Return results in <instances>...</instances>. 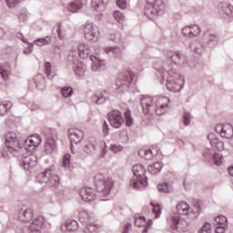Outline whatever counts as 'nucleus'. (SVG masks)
Masks as SVG:
<instances>
[{"mask_svg": "<svg viewBox=\"0 0 233 233\" xmlns=\"http://www.w3.org/2000/svg\"><path fill=\"white\" fill-rule=\"evenodd\" d=\"M166 57L167 61L163 62L161 66H156L155 68L161 74L163 79L167 75L166 80L167 90L170 92H180L185 83V76L176 72L172 65H176V66H187L188 65V59L185 54L179 51H167Z\"/></svg>", "mask_w": 233, "mask_h": 233, "instance_id": "1", "label": "nucleus"}, {"mask_svg": "<svg viewBox=\"0 0 233 233\" xmlns=\"http://www.w3.org/2000/svg\"><path fill=\"white\" fill-rule=\"evenodd\" d=\"M95 183L96 190L91 187H83L79 190V196L86 203L96 201L97 197L106 198V196H110V191L114 187V180H112L111 177H105V175L101 173L95 177Z\"/></svg>", "mask_w": 233, "mask_h": 233, "instance_id": "2", "label": "nucleus"}, {"mask_svg": "<svg viewBox=\"0 0 233 233\" xmlns=\"http://www.w3.org/2000/svg\"><path fill=\"white\" fill-rule=\"evenodd\" d=\"M142 112L146 116H165L168 112V105L170 99L167 96H143L140 99Z\"/></svg>", "mask_w": 233, "mask_h": 233, "instance_id": "3", "label": "nucleus"}, {"mask_svg": "<svg viewBox=\"0 0 233 233\" xmlns=\"http://www.w3.org/2000/svg\"><path fill=\"white\" fill-rule=\"evenodd\" d=\"M42 142L43 140L39 135H32L25 140V148L30 153L23 154L18 158L19 167H21L23 170H30V168H34V167L37 165V157L32 152H35V148H37Z\"/></svg>", "mask_w": 233, "mask_h": 233, "instance_id": "4", "label": "nucleus"}, {"mask_svg": "<svg viewBox=\"0 0 233 233\" xmlns=\"http://www.w3.org/2000/svg\"><path fill=\"white\" fill-rule=\"evenodd\" d=\"M38 183H46L51 190H57L61 185L59 176L56 174V167L51 166L36 177Z\"/></svg>", "mask_w": 233, "mask_h": 233, "instance_id": "5", "label": "nucleus"}, {"mask_svg": "<svg viewBox=\"0 0 233 233\" xmlns=\"http://www.w3.org/2000/svg\"><path fill=\"white\" fill-rule=\"evenodd\" d=\"M21 150V143L17 135L15 132H8L5 135V148L2 152V156L5 159H10V156H15L17 152Z\"/></svg>", "mask_w": 233, "mask_h": 233, "instance_id": "6", "label": "nucleus"}, {"mask_svg": "<svg viewBox=\"0 0 233 233\" xmlns=\"http://www.w3.org/2000/svg\"><path fill=\"white\" fill-rule=\"evenodd\" d=\"M146 172L147 169H145L143 165L138 164L133 166L134 177L129 182V187H131V188H135V190H141V188H145V187L148 185V182H147V177H145Z\"/></svg>", "mask_w": 233, "mask_h": 233, "instance_id": "7", "label": "nucleus"}, {"mask_svg": "<svg viewBox=\"0 0 233 233\" xmlns=\"http://www.w3.org/2000/svg\"><path fill=\"white\" fill-rule=\"evenodd\" d=\"M165 12V3L163 0H147L145 7V15L149 19L157 17L160 14Z\"/></svg>", "mask_w": 233, "mask_h": 233, "instance_id": "8", "label": "nucleus"}, {"mask_svg": "<svg viewBox=\"0 0 233 233\" xmlns=\"http://www.w3.org/2000/svg\"><path fill=\"white\" fill-rule=\"evenodd\" d=\"M177 213L171 216L172 228L183 230V228H181L183 221H181V217L179 216H187L190 211V206L187 202H180L177 205Z\"/></svg>", "mask_w": 233, "mask_h": 233, "instance_id": "9", "label": "nucleus"}, {"mask_svg": "<svg viewBox=\"0 0 233 233\" xmlns=\"http://www.w3.org/2000/svg\"><path fill=\"white\" fill-rule=\"evenodd\" d=\"M134 77L135 75L130 71L118 74L116 80V90H117V93L125 92L132 85Z\"/></svg>", "mask_w": 233, "mask_h": 233, "instance_id": "10", "label": "nucleus"}, {"mask_svg": "<svg viewBox=\"0 0 233 233\" xmlns=\"http://www.w3.org/2000/svg\"><path fill=\"white\" fill-rule=\"evenodd\" d=\"M84 37L89 43H97L99 41V27L92 23L87 22L83 27Z\"/></svg>", "mask_w": 233, "mask_h": 233, "instance_id": "11", "label": "nucleus"}, {"mask_svg": "<svg viewBox=\"0 0 233 233\" xmlns=\"http://www.w3.org/2000/svg\"><path fill=\"white\" fill-rule=\"evenodd\" d=\"M68 58L69 61L74 64L73 68L75 70V74L79 77H83V76H85V72H86V65L77 60V51H76V49L71 50Z\"/></svg>", "mask_w": 233, "mask_h": 233, "instance_id": "12", "label": "nucleus"}, {"mask_svg": "<svg viewBox=\"0 0 233 233\" xmlns=\"http://www.w3.org/2000/svg\"><path fill=\"white\" fill-rule=\"evenodd\" d=\"M218 15L222 16L223 19H228V21L233 20V5L225 3V2H220L218 5Z\"/></svg>", "mask_w": 233, "mask_h": 233, "instance_id": "13", "label": "nucleus"}, {"mask_svg": "<svg viewBox=\"0 0 233 233\" xmlns=\"http://www.w3.org/2000/svg\"><path fill=\"white\" fill-rule=\"evenodd\" d=\"M215 132L219 134L225 139H232L233 137V126L230 123L218 124L215 127Z\"/></svg>", "mask_w": 233, "mask_h": 233, "instance_id": "14", "label": "nucleus"}, {"mask_svg": "<svg viewBox=\"0 0 233 233\" xmlns=\"http://www.w3.org/2000/svg\"><path fill=\"white\" fill-rule=\"evenodd\" d=\"M84 137H85V134L79 128L71 127L68 129V137L71 143V147H74V145H77L78 143H81V141H83Z\"/></svg>", "mask_w": 233, "mask_h": 233, "instance_id": "15", "label": "nucleus"}, {"mask_svg": "<svg viewBox=\"0 0 233 233\" xmlns=\"http://www.w3.org/2000/svg\"><path fill=\"white\" fill-rule=\"evenodd\" d=\"M109 123L114 128H120L121 125L125 123V119L121 116V112L113 110L108 114Z\"/></svg>", "mask_w": 233, "mask_h": 233, "instance_id": "16", "label": "nucleus"}, {"mask_svg": "<svg viewBox=\"0 0 233 233\" xmlns=\"http://www.w3.org/2000/svg\"><path fill=\"white\" fill-rule=\"evenodd\" d=\"M182 34L185 37L194 39V37H198L199 34H201V28L198 25H189L182 29Z\"/></svg>", "mask_w": 233, "mask_h": 233, "instance_id": "17", "label": "nucleus"}, {"mask_svg": "<svg viewBox=\"0 0 233 233\" xmlns=\"http://www.w3.org/2000/svg\"><path fill=\"white\" fill-rule=\"evenodd\" d=\"M79 56L81 59H90V57H94L92 56V49H90V46L88 44H79L78 46V53L76 52V56Z\"/></svg>", "mask_w": 233, "mask_h": 233, "instance_id": "18", "label": "nucleus"}, {"mask_svg": "<svg viewBox=\"0 0 233 233\" xmlns=\"http://www.w3.org/2000/svg\"><path fill=\"white\" fill-rule=\"evenodd\" d=\"M34 219V209L33 208H25L20 209L18 212V220L22 221V223H28Z\"/></svg>", "mask_w": 233, "mask_h": 233, "instance_id": "19", "label": "nucleus"}, {"mask_svg": "<svg viewBox=\"0 0 233 233\" xmlns=\"http://www.w3.org/2000/svg\"><path fill=\"white\" fill-rule=\"evenodd\" d=\"M208 139L212 147V148H215V150H225V143L221 141L220 139L216 137L214 134L208 135Z\"/></svg>", "mask_w": 233, "mask_h": 233, "instance_id": "20", "label": "nucleus"}, {"mask_svg": "<svg viewBox=\"0 0 233 233\" xmlns=\"http://www.w3.org/2000/svg\"><path fill=\"white\" fill-rule=\"evenodd\" d=\"M89 61L92 62V70L93 72H101V70H105V60H101L97 56H90Z\"/></svg>", "mask_w": 233, "mask_h": 233, "instance_id": "21", "label": "nucleus"}, {"mask_svg": "<svg viewBox=\"0 0 233 233\" xmlns=\"http://www.w3.org/2000/svg\"><path fill=\"white\" fill-rule=\"evenodd\" d=\"M79 228V223L76 220H67L66 221L65 225L61 226L62 232H76Z\"/></svg>", "mask_w": 233, "mask_h": 233, "instance_id": "22", "label": "nucleus"}, {"mask_svg": "<svg viewBox=\"0 0 233 233\" xmlns=\"http://www.w3.org/2000/svg\"><path fill=\"white\" fill-rule=\"evenodd\" d=\"M138 154L139 156H141V157H144V159H147L148 161H150V159L157 156V147H152L149 149H141Z\"/></svg>", "mask_w": 233, "mask_h": 233, "instance_id": "23", "label": "nucleus"}, {"mask_svg": "<svg viewBox=\"0 0 233 233\" xmlns=\"http://www.w3.org/2000/svg\"><path fill=\"white\" fill-rule=\"evenodd\" d=\"M106 54H112L116 59H121L123 57V51L118 46L104 47Z\"/></svg>", "mask_w": 233, "mask_h": 233, "instance_id": "24", "label": "nucleus"}, {"mask_svg": "<svg viewBox=\"0 0 233 233\" xmlns=\"http://www.w3.org/2000/svg\"><path fill=\"white\" fill-rule=\"evenodd\" d=\"M163 168V163L157 161L148 166L147 172L152 176H156V174H159L161 169Z\"/></svg>", "mask_w": 233, "mask_h": 233, "instance_id": "25", "label": "nucleus"}, {"mask_svg": "<svg viewBox=\"0 0 233 233\" xmlns=\"http://www.w3.org/2000/svg\"><path fill=\"white\" fill-rule=\"evenodd\" d=\"M96 145L97 144L96 143V140L94 139L87 140L84 145V152H86V154H94L96 150Z\"/></svg>", "mask_w": 233, "mask_h": 233, "instance_id": "26", "label": "nucleus"}, {"mask_svg": "<svg viewBox=\"0 0 233 233\" xmlns=\"http://www.w3.org/2000/svg\"><path fill=\"white\" fill-rule=\"evenodd\" d=\"M81 8H83V2H81V0H74L69 4L67 10L72 12V14H76V12H79Z\"/></svg>", "mask_w": 233, "mask_h": 233, "instance_id": "27", "label": "nucleus"}, {"mask_svg": "<svg viewBox=\"0 0 233 233\" xmlns=\"http://www.w3.org/2000/svg\"><path fill=\"white\" fill-rule=\"evenodd\" d=\"M35 86L38 90H45L46 87V82L45 80V76L43 75H37L35 79Z\"/></svg>", "mask_w": 233, "mask_h": 233, "instance_id": "28", "label": "nucleus"}, {"mask_svg": "<svg viewBox=\"0 0 233 233\" xmlns=\"http://www.w3.org/2000/svg\"><path fill=\"white\" fill-rule=\"evenodd\" d=\"M34 43L36 46H48L52 43V36L47 35L43 38H37Z\"/></svg>", "mask_w": 233, "mask_h": 233, "instance_id": "29", "label": "nucleus"}, {"mask_svg": "<svg viewBox=\"0 0 233 233\" xmlns=\"http://www.w3.org/2000/svg\"><path fill=\"white\" fill-rule=\"evenodd\" d=\"M91 101L93 103H96V105H103L104 103L106 102V97L105 96L104 94L98 93L91 96Z\"/></svg>", "mask_w": 233, "mask_h": 233, "instance_id": "30", "label": "nucleus"}, {"mask_svg": "<svg viewBox=\"0 0 233 233\" xmlns=\"http://www.w3.org/2000/svg\"><path fill=\"white\" fill-rule=\"evenodd\" d=\"M91 6L96 12H103L105 10V1L104 0H91Z\"/></svg>", "mask_w": 233, "mask_h": 233, "instance_id": "31", "label": "nucleus"}, {"mask_svg": "<svg viewBox=\"0 0 233 233\" xmlns=\"http://www.w3.org/2000/svg\"><path fill=\"white\" fill-rule=\"evenodd\" d=\"M12 108V102L4 101L0 103V116L8 114V111Z\"/></svg>", "mask_w": 233, "mask_h": 233, "instance_id": "32", "label": "nucleus"}, {"mask_svg": "<svg viewBox=\"0 0 233 233\" xmlns=\"http://www.w3.org/2000/svg\"><path fill=\"white\" fill-rule=\"evenodd\" d=\"M56 150V141L54 139H49L45 144V152L46 154H52Z\"/></svg>", "mask_w": 233, "mask_h": 233, "instance_id": "33", "label": "nucleus"}, {"mask_svg": "<svg viewBox=\"0 0 233 233\" xmlns=\"http://www.w3.org/2000/svg\"><path fill=\"white\" fill-rule=\"evenodd\" d=\"M218 43H219V36L218 35H210L208 40V46L214 48Z\"/></svg>", "mask_w": 233, "mask_h": 233, "instance_id": "34", "label": "nucleus"}, {"mask_svg": "<svg viewBox=\"0 0 233 233\" xmlns=\"http://www.w3.org/2000/svg\"><path fill=\"white\" fill-rule=\"evenodd\" d=\"M215 226H228V220L227 219V217L223 215H219L215 218Z\"/></svg>", "mask_w": 233, "mask_h": 233, "instance_id": "35", "label": "nucleus"}, {"mask_svg": "<svg viewBox=\"0 0 233 233\" xmlns=\"http://www.w3.org/2000/svg\"><path fill=\"white\" fill-rule=\"evenodd\" d=\"M60 92L63 97H72V96H74V89L72 86H64L61 88Z\"/></svg>", "mask_w": 233, "mask_h": 233, "instance_id": "36", "label": "nucleus"}, {"mask_svg": "<svg viewBox=\"0 0 233 233\" xmlns=\"http://www.w3.org/2000/svg\"><path fill=\"white\" fill-rule=\"evenodd\" d=\"M212 161L217 167H221L223 165V155L221 153H215L212 157Z\"/></svg>", "mask_w": 233, "mask_h": 233, "instance_id": "37", "label": "nucleus"}, {"mask_svg": "<svg viewBox=\"0 0 233 233\" xmlns=\"http://www.w3.org/2000/svg\"><path fill=\"white\" fill-rule=\"evenodd\" d=\"M79 219L82 223H86L90 219V213L85 209L79 210Z\"/></svg>", "mask_w": 233, "mask_h": 233, "instance_id": "38", "label": "nucleus"}, {"mask_svg": "<svg viewBox=\"0 0 233 233\" xmlns=\"http://www.w3.org/2000/svg\"><path fill=\"white\" fill-rule=\"evenodd\" d=\"M135 225L136 227H146L147 218H145V217H141L140 215H137L135 217Z\"/></svg>", "mask_w": 233, "mask_h": 233, "instance_id": "39", "label": "nucleus"}, {"mask_svg": "<svg viewBox=\"0 0 233 233\" xmlns=\"http://www.w3.org/2000/svg\"><path fill=\"white\" fill-rule=\"evenodd\" d=\"M0 74L3 77L4 81H8L10 77V70L6 68L5 66H0Z\"/></svg>", "mask_w": 233, "mask_h": 233, "instance_id": "40", "label": "nucleus"}, {"mask_svg": "<svg viewBox=\"0 0 233 233\" xmlns=\"http://www.w3.org/2000/svg\"><path fill=\"white\" fill-rule=\"evenodd\" d=\"M119 140L121 143H127L128 142V131L126 129H122L118 132Z\"/></svg>", "mask_w": 233, "mask_h": 233, "instance_id": "41", "label": "nucleus"}, {"mask_svg": "<svg viewBox=\"0 0 233 233\" xmlns=\"http://www.w3.org/2000/svg\"><path fill=\"white\" fill-rule=\"evenodd\" d=\"M182 121L186 127H188V125H190V121H192V116L190 115V112L184 111Z\"/></svg>", "mask_w": 233, "mask_h": 233, "instance_id": "42", "label": "nucleus"}, {"mask_svg": "<svg viewBox=\"0 0 233 233\" xmlns=\"http://www.w3.org/2000/svg\"><path fill=\"white\" fill-rule=\"evenodd\" d=\"M110 41H113V43H121V33L119 32H114L109 35Z\"/></svg>", "mask_w": 233, "mask_h": 233, "instance_id": "43", "label": "nucleus"}, {"mask_svg": "<svg viewBox=\"0 0 233 233\" xmlns=\"http://www.w3.org/2000/svg\"><path fill=\"white\" fill-rule=\"evenodd\" d=\"M71 157H72V156H70L69 153H66V155H64V157H63L64 168H70V165H72Z\"/></svg>", "mask_w": 233, "mask_h": 233, "instance_id": "44", "label": "nucleus"}, {"mask_svg": "<svg viewBox=\"0 0 233 233\" xmlns=\"http://www.w3.org/2000/svg\"><path fill=\"white\" fill-rule=\"evenodd\" d=\"M125 117H126V125L127 127H132L134 123V119H132V113H130V110H126L125 112Z\"/></svg>", "mask_w": 233, "mask_h": 233, "instance_id": "45", "label": "nucleus"}, {"mask_svg": "<svg viewBox=\"0 0 233 233\" xmlns=\"http://www.w3.org/2000/svg\"><path fill=\"white\" fill-rule=\"evenodd\" d=\"M157 188L159 192H163L164 194H168V192H170V186H168V183L158 184Z\"/></svg>", "mask_w": 233, "mask_h": 233, "instance_id": "46", "label": "nucleus"}, {"mask_svg": "<svg viewBox=\"0 0 233 233\" xmlns=\"http://www.w3.org/2000/svg\"><path fill=\"white\" fill-rule=\"evenodd\" d=\"M199 233H212V224L206 222L199 229Z\"/></svg>", "mask_w": 233, "mask_h": 233, "instance_id": "47", "label": "nucleus"}, {"mask_svg": "<svg viewBox=\"0 0 233 233\" xmlns=\"http://www.w3.org/2000/svg\"><path fill=\"white\" fill-rule=\"evenodd\" d=\"M18 19L20 23H26V21H28V12L22 10L18 15Z\"/></svg>", "mask_w": 233, "mask_h": 233, "instance_id": "48", "label": "nucleus"}, {"mask_svg": "<svg viewBox=\"0 0 233 233\" xmlns=\"http://www.w3.org/2000/svg\"><path fill=\"white\" fill-rule=\"evenodd\" d=\"M151 207L153 208L152 212L155 215V218H159V214H161V208L159 207V205H154L153 203H151Z\"/></svg>", "mask_w": 233, "mask_h": 233, "instance_id": "49", "label": "nucleus"}, {"mask_svg": "<svg viewBox=\"0 0 233 233\" xmlns=\"http://www.w3.org/2000/svg\"><path fill=\"white\" fill-rule=\"evenodd\" d=\"M102 132H103L104 137H106V136H108L110 132V127H108V123H106V120L103 121Z\"/></svg>", "mask_w": 233, "mask_h": 233, "instance_id": "50", "label": "nucleus"}, {"mask_svg": "<svg viewBox=\"0 0 233 233\" xmlns=\"http://www.w3.org/2000/svg\"><path fill=\"white\" fill-rule=\"evenodd\" d=\"M113 15L116 21H117V23H121L122 21L125 20V15L120 11H115Z\"/></svg>", "mask_w": 233, "mask_h": 233, "instance_id": "51", "label": "nucleus"}, {"mask_svg": "<svg viewBox=\"0 0 233 233\" xmlns=\"http://www.w3.org/2000/svg\"><path fill=\"white\" fill-rule=\"evenodd\" d=\"M45 74L47 77H50L52 74V64L50 62L45 63Z\"/></svg>", "mask_w": 233, "mask_h": 233, "instance_id": "52", "label": "nucleus"}, {"mask_svg": "<svg viewBox=\"0 0 233 233\" xmlns=\"http://www.w3.org/2000/svg\"><path fill=\"white\" fill-rule=\"evenodd\" d=\"M8 8H15L19 3H21V0H5Z\"/></svg>", "mask_w": 233, "mask_h": 233, "instance_id": "53", "label": "nucleus"}, {"mask_svg": "<svg viewBox=\"0 0 233 233\" xmlns=\"http://www.w3.org/2000/svg\"><path fill=\"white\" fill-rule=\"evenodd\" d=\"M191 212L194 214V218H198L199 214L201 213V207H199V204L194 205L193 209H191Z\"/></svg>", "mask_w": 233, "mask_h": 233, "instance_id": "54", "label": "nucleus"}, {"mask_svg": "<svg viewBox=\"0 0 233 233\" xmlns=\"http://www.w3.org/2000/svg\"><path fill=\"white\" fill-rule=\"evenodd\" d=\"M109 150L117 154V152H121V150H123V147L121 145H111Z\"/></svg>", "mask_w": 233, "mask_h": 233, "instance_id": "55", "label": "nucleus"}, {"mask_svg": "<svg viewBox=\"0 0 233 233\" xmlns=\"http://www.w3.org/2000/svg\"><path fill=\"white\" fill-rule=\"evenodd\" d=\"M116 6L120 8V10H125L127 8V0H116Z\"/></svg>", "mask_w": 233, "mask_h": 233, "instance_id": "56", "label": "nucleus"}, {"mask_svg": "<svg viewBox=\"0 0 233 233\" xmlns=\"http://www.w3.org/2000/svg\"><path fill=\"white\" fill-rule=\"evenodd\" d=\"M216 227V233H225L228 226H215Z\"/></svg>", "mask_w": 233, "mask_h": 233, "instance_id": "57", "label": "nucleus"}, {"mask_svg": "<svg viewBox=\"0 0 233 233\" xmlns=\"http://www.w3.org/2000/svg\"><path fill=\"white\" fill-rule=\"evenodd\" d=\"M85 233H92V232H96V226L95 225H89L87 226V228L84 229Z\"/></svg>", "mask_w": 233, "mask_h": 233, "instance_id": "58", "label": "nucleus"}, {"mask_svg": "<svg viewBox=\"0 0 233 233\" xmlns=\"http://www.w3.org/2000/svg\"><path fill=\"white\" fill-rule=\"evenodd\" d=\"M34 50V44H28V48L24 50V54H32Z\"/></svg>", "mask_w": 233, "mask_h": 233, "instance_id": "59", "label": "nucleus"}, {"mask_svg": "<svg viewBox=\"0 0 233 233\" xmlns=\"http://www.w3.org/2000/svg\"><path fill=\"white\" fill-rule=\"evenodd\" d=\"M191 50H192V52H194L195 54H201V48H200V47H196V46H194V44L191 45Z\"/></svg>", "mask_w": 233, "mask_h": 233, "instance_id": "60", "label": "nucleus"}, {"mask_svg": "<svg viewBox=\"0 0 233 233\" xmlns=\"http://www.w3.org/2000/svg\"><path fill=\"white\" fill-rule=\"evenodd\" d=\"M152 227V221L148 220L147 226L144 228L143 233H148V228Z\"/></svg>", "mask_w": 233, "mask_h": 233, "instance_id": "61", "label": "nucleus"}, {"mask_svg": "<svg viewBox=\"0 0 233 233\" xmlns=\"http://www.w3.org/2000/svg\"><path fill=\"white\" fill-rule=\"evenodd\" d=\"M177 143L178 147H185V141H183V139H181V138H178L177 140Z\"/></svg>", "mask_w": 233, "mask_h": 233, "instance_id": "62", "label": "nucleus"}, {"mask_svg": "<svg viewBox=\"0 0 233 233\" xmlns=\"http://www.w3.org/2000/svg\"><path fill=\"white\" fill-rule=\"evenodd\" d=\"M57 33H58L60 39H65V35H61V27H58Z\"/></svg>", "mask_w": 233, "mask_h": 233, "instance_id": "63", "label": "nucleus"}, {"mask_svg": "<svg viewBox=\"0 0 233 233\" xmlns=\"http://www.w3.org/2000/svg\"><path fill=\"white\" fill-rule=\"evenodd\" d=\"M228 172L229 176H231V177H233V166L228 167Z\"/></svg>", "mask_w": 233, "mask_h": 233, "instance_id": "64", "label": "nucleus"}]
</instances>
